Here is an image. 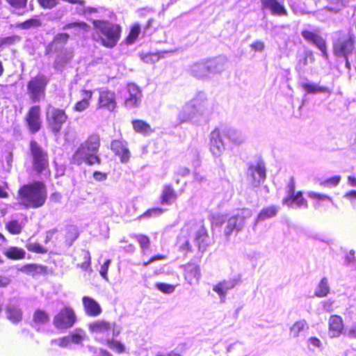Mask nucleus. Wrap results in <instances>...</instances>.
Segmentation results:
<instances>
[{
    "label": "nucleus",
    "mask_w": 356,
    "mask_h": 356,
    "mask_svg": "<svg viewBox=\"0 0 356 356\" xmlns=\"http://www.w3.org/2000/svg\"><path fill=\"white\" fill-rule=\"evenodd\" d=\"M47 198V189L42 181H34L23 184L17 192L16 200L25 209H38L44 205Z\"/></svg>",
    "instance_id": "1"
},
{
    "label": "nucleus",
    "mask_w": 356,
    "mask_h": 356,
    "mask_svg": "<svg viewBox=\"0 0 356 356\" xmlns=\"http://www.w3.org/2000/svg\"><path fill=\"white\" fill-rule=\"evenodd\" d=\"M101 147L99 134L92 133L80 144L71 158V163L80 165L83 163L87 165L100 164L102 159L98 154Z\"/></svg>",
    "instance_id": "2"
},
{
    "label": "nucleus",
    "mask_w": 356,
    "mask_h": 356,
    "mask_svg": "<svg viewBox=\"0 0 356 356\" xmlns=\"http://www.w3.org/2000/svg\"><path fill=\"white\" fill-rule=\"evenodd\" d=\"M91 22L94 29V40L107 49H113L118 44L122 32L119 24L106 19H92Z\"/></svg>",
    "instance_id": "3"
},
{
    "label": "nucleus",
    "mask_w": 356,
    "mask_h": 356,
    "mask_svg": "<svg viewBox=\"0 0 356 356\" xmlns=\"http://www.w3.org/2000/svg\"><path fill=\"white\" fill-rule=\"evenodd\" d=\"M29 148L33 171L38 175H44L49 177L51 170L48 152L35 140L29 142Z\"/></svg>",
    "instance_id": "4"
},
{
    "label": "nucleus",
    "mask_w": 356,
    "mask_h": 356,
    "mask_svg": "<svg viewBox=\"0 0 356 356\" xmlns=\"http://www.w3.org/2000/svg\"><path fill=\"white\" fill-rule=\"evenodd\" d=\"M49 81V78L41 73H38L28 81L26 92L33 103L39 102L44 98Z\"/></svg>",
    "instance_id": "5"
},
{
    "label": "nucleus",
    "mask_w": 356,
    "mask_h": 356,
    "mask_svg": "<svg viewBox=\"0 0 356 356\" xmlns=\"http://www.w3.org/2000/svg\"><path fill=\"white\" fill-rule=\"evenodd\" d=\"M115 323H111L105 320H97L88 325V330L97 341L104 344L110 339L111 334L113 336H118L120 334V331H115Z\"/></svg>",
    "instance_id": "6"
},
{
    "label": "nucleus",
    "mask_w": 356,
    "mask_h": 356,
    "mask_svg": "<svg viewBox=\"0 0 356 356\" xmlns=\"http://www.w3.org/2000/svg\"><path fill=\"white\" fill-rule=\"evenodd\" d=\"M333 53L337 56L346 57L353 53L355 48V36L349 31H339L338 37L333 42Z\"/></svg>",
    "instance_id": "7"
},
{
    "label": "nucleus",
    "mask_w": 356,
    "mask_h": 356,
    "mask_svg": "<svg viewBox=\"0 0 356 356\" xmlns=\"http://www.w3.org/2000/svg\"><path fill=\"white\" fill-rule=\"evenodd\" d=\"M68 116L65 109L48 106L46 111L47 128L54 134H58L63 124L67 121Z\"/></svg>",
    "instance_id": "8"
},
{
    "label": "nucleus",
    "mask_w": 356,
    "mask_h": 356,
    "mask_svg": "<svg viewBox=\"0 0 356 356\" xmlns=\"http://www.w3.org/2000/svg\"><path fill=\"white\" fill-rule=\"evenodd\" d=\"M187 226L190 232H193V241L198 251L204 252L211 245V241L203 222L189 223Z\"/></svg>",
    "instance_id": "9"
},
{
    "label": "nucleus",
    "mask_w": 356,
    "mask_h": 356,
    "mask_svg": "<svg viewBox=\"0 0 356 356\" xmlns=\"http://www.w3.org/2000/svg\"><path fill=\"white\" fill-rule=\"evenodd\" d=\"M77 321L74 309L70 306H64L57 312L53 319L54 327L59 330L72 328Z\"/></svg>",
    "instance_id": "10"
},
{
    "label": "nucleus",
    "mask_w": 356,
    "mask_h": 356,
    "mask_svg": "<svg viewBox=\"0 0 356 356\" xmlns=\"http://www.w3.org/2000/svg\"><path fill=\"white\" fill-rule=\"evenodd\" d=\"M295 181L291 178L287 184V195L283 198L282 204L289 207L307 208V200L303 197V193L300 191H295Z\"/></svg>",
    "instance_id": "11"
},
{
    "label": "nucleus",
    "mask_w": 356,
    "mask_h": 356,
    "mask_svg": "<svg viewBox=\"0 0 356 356\" xmlns=\"http://www.w3.org/2000/svg\"><path fill=\"white\" fill-rule=\"evenodd\" d=\"M24 121L31 134H35L38 132L42 126L41 106L38 104L31 106L24 118Z\"/></svg>",
    "instance_id": "12"
},
{
    "label": "nucleus",
    "mask_w": 356,
    "mask_h": 356,
    "mask_svg": "<svg viewBox=\"0 0 356 356\" xmlns=\"http://www.w3.org/2000/svg\"><path fill=\"white\" fill-rule=\"evenodd\" d=\"M111 149L122 163H127L131 159V152L127 143L122 139H115L111 142Z\"/></svg>",
    "instance_id": "13"
},
{
    "label": "nucleus",
    "mask_w": 356,
    "mask_h": 356,
    "mask_svg": "<svg viewBox=\"0 0 356 356\" xmlns=\"http://www.w3.org/2000/svg\"><path fill=\"white\" fill-rule=\"evenodd\" d=\"M301 35L306 41L314 44L321 51L324 57H328L326 41L321 35L307 29L302 30Z\"/></svg>",
    "instance_id": "14"
},
{
    "label": "nucleus",
    "mask_w": 356,
    "mask_h": 356,
    "mask_svg": "<svg viewBox=\"0 0 356 356\" xmlns=\"http://www.w3.org/2000/svg\"><path fill=\"white\" fill-rule=\"evenodd\" d=\"M117 106L115 92L108 89L99 90L97 102L98 108H104L108 111H113Z\"/></svg>",
    "instance_id": "15"
},
{
    "label": "nucleus",
    "mask_w": 356,
    "mask_h": 356,
    "mask_svg": "<svg viewBox=\"0 0 356 356\" xmlns=\"http://www.w3.org/2000/svg\"><path fill=\"white\" fill-rule=\"evenodd\" d=\"M128 96L124 100V105L127 108H137L139 106L143 94L140 88L135 83L127 84Z\"/></svg>",
    "instance_id": "16"
},
{
    "label": "nucleus",
    "mask_w": 356,
    "mask_h": 356,
    "mask_svg": "<svg viewBox=\"0 0 356 356\" xmlns=\"http://www.w3.org/2000/svg\"><path fill=\"white\" fill-rule=\"evenodd\" d=\"M245 220V217L240 214L231 216L227 220L224 229L226 237L229 238L232 234L241 232L244 227Z\"/></svg>",
    "instance_id": "17"
},
{
    "label": "nucleus",
    "mask_w": 356,
    "mask_h": 356,
    "mask_svg": "<svg viewBox=\"0 0 356 356\" xmlns=\"http://www.w3.org/2000/svg\"><path fill=\"white\" fill-rule=\"evenodd\" d=\"M261 10H269L273 16H286L288 12L284 5L278 0H261Z\"/></svg>",
    "instance_id": "18"
},
{
    "label": "nucleus",
    "mask_w": 356,
    "mask_h": 356,
    "mask_svg": "<svg viewBox=\"0 0 356 356\" xmlns=\"http://www.w3.org/2000/svg\"><path fill=\"white\" fill-rule=\"evenodd\" d=\"M248 172L255 186H258L266 178V169L264 162L261 161L255 165H250L248 167Z\"/></svg>",
    "instance_id": "19"
},
{
    "label": "nucleus",
    "mask_w": 356,
    "mask_h": 356,
    "mask_svg": "<svg viewBox=\"0 0 356 356\" xmlns=\"http://www.w3.org/2000/svg\"><path fill=\"white\" fill-rule=\"evenodd\" d=\"M209 149L212 154L215 156H220L225 149V146L218 129H215L211 133Z\"/></svg>",
    "instance_id": "20"
},
{
    "label": "nucleus",
    "mask_w": 356,
    "mask_h": 356,
    "mask_svg": "<svg viewBox=\"0 0 356 356\" xmlns=\"http://www.w3.org/2000/svg\"><path fill=\"white\" fill-rule=\"evenodd\" d=\"M343 328V321L340 316H330L328 321V334L331 338L339 337L342 334Z\"/></svg>",
    "instance_id": "21"
},
{
    "label": "nucleus",
    "mask_w": 356,
    "mask_h": 356,
    "mask_svg": "<svg viewBox=\"0 0 356 356\" xmlns=\"http://www.w3.org/2000/svg\"><path fill=\"white\" fill-rule=\"evenodd\" d=\"M82 304L85 313L89 316H98L102 312L99 304L91 297L83 296L82 298Z\"/></svg>",
    "instance_id": "22"
},
{
    "label": "nucleus",
    "mask_w": 356,
    "mask_h": 356,
    "mask_svg": "<svg viewBox=\"0 0 356 356\" xmlns=\"http://www.w3.org/2000/svg\"><path fill=\"white\" fill-rule=\"evenodd\" d=\"M237 284L236 280H224L213 286V290L220 297V301L224 302L226 300L227 291L234 289Z\"/></svg>",
    "instance_id": "23"
},
{
    "label": "nucleus",
    "mask_w": 356,
    "mask_h": 356,
    "mask_svg": "<svg viewBox=\"0 0 356 356\" xmlns=\"http://www.w3.org/2000/svg\"><path fill=\"white\" fill-rule=\"evenodd\" d=\"M6 318L13 324H17L23 319V311L16 305H8L5 307Z\"/></svg>",
    "instance_id": "24"
},
{
    "label": "nucleus",
    "mask_w": 356,
    "mask_h": 356,
    "mask_svg": "<svg viewBox=\"0 0 356 356\" xmlns=\"http://www.w3.org/2000/svg\"><path fill=\"white\" fill-rule=\"evenodd\" d=\"M201 276L199 266L188 264L184 273L185 280L191 284H197Z\"/></svg>",
    "instance_id": "25"
},
{
    "label": "nucleus",
    "mask_w": 356,
    "mask_h": 356,
    "mask_svg": "<svg viewBox=\"0 0 356 356\" xmlns=\"http://www.w3.org/2000/svg\"><path fill=\"white\" fill-rule=\"evenodd\" d=\"M70 35L67 33H57L53 38L52 41L46 47L45 55H50L56 51L55 44L60 43L65 44L67 42Z\"/></svg>",
    "instance_id": "26"
},
{
    "label": "nucleus",
    "mask_w": 356,
    "mask_h": 356,
    "mask_svg": "<svg viewBox=\"0 0 356 356\" xmlns=\"http://www.w3.org/2000/svg\"><path fill=\"white\" fill-rule=\"evenodd\" d=\"M177 198V195L172 186L165 185L161 196V202L163 204H170Z\"/></svg>",
    "instance_id": "27"
},
{
    "label": "nucleus",
    "mask_w": 356,
    "mask_h": 356,
    "mask_svg": "<svg viewBox=\"0 0 356 356\" xmlns=\"http://www.w3.org/2000/svg\"><path fill=\"white\" fill-rule=\"evenodd\" d=\"M3 254L6 257L11 260L24 259L26 256L25 250L17 246H10L3 250Z\"/></svg>",
    "instance_id": "28"
},
{
    "label": "nucleus",
    "mask_w": 356,
    "mask_h": 356,
    "mask_svg": "<svg viewBox=\"0 0 356 356\" xmlns=\"http://www.w3.org/2000/svg\"><path fill=\"white\" fill-rule=\"evenodd\" d=\"M134 130L143 136H149L154 132L149 124L142 120H134L131 122Z\"/></svg>",
    "instance_id": "29"
},
{
    "label": "nucleus",
    "mask_w": 356,
    "mask_h": 356,
    "mask_svg": "<svg viewBox=\"0 0 356 356\" xmlns=\"http://www.w3.org/2000/svg\"><path fill=\"white\" fill-rule=\"evenodd\" d=\"M315 60L313 53L311 51H306L298 58L296 70H302L305 67Z\"/></svg>",
    "instance_id": "30"
},
{
    "label": "nucleus",
    "mask_w": 356,
    "mask_h": 356,
    "mask_svg": "<svg viewBox=\"0 0 356 356\" xmlns=\"http://www.w3.org/2000/svg\"><path fill=\"white\" fill-rule=\"evenodd\" d=\"M176 246L179 252L187 254L193 251V247L186 236H179L177 238Z\"/></svg>",
    "instance_id": "31"
},
{
    "label": "nucleus",
    "mask_w": 356,
    "mask_h": 356,
    "mask_svg": "<svg viewBox=\"0 0 356 356\" xmlns=\"http://www.w3.org/2000/svg\"><path fill=\"white\" fill-rule=\"evenodd\" d=\"M277 213V208L275 206H270L263 208L259 213L256 219V222L260 220H264L268 218L275 216Z\"/></svg>",
    "instance_id": "32"
},
{
    "label": "nucleus",
    "mask_w": 356,
    "mask_h": 356,
    "mask_svg": "<svg viewBox=\"0 0 356 356\" xmlns=\"http://www.w3.org/2000/svg\"><path fill=\"white\" fill-rule=\"evenodd\" d=\"M49 321V314L40 309H36L33 315V322L35 325H44Z\"/></svg>",
    "instance_id": "33"
},
{
    "label": "nucleus",
    "mask_w": 356,
    "mask_h": 356,
    "mask_svg": "<svg viewBox=\"0 0 356 356\" xmlns=\"http://www.w3.org/2000/svg\"><path fill=\"white\" fill-rule=\"evenodd\" d=\"M5 227L10 234L13 235L19 234L23 229L22 223L17 219H12L6 222Z\"/></svg>",
    "instance_id": "34"
},
{
    "label": "nucleus",
    "mask_w": 356,
    "mask_h": 356,
    "mask_svg": "<svg viewBox=\"0 0 356 356\" xmlns=\"http://www.w3.org/2000/svg\"><path fill=\"white\" fill-rule=\"evenodd\" d=\"M302 89L307 93L316 94L318 92H329L330 90L325 86H318L312 83H305L302 84Z\"/></svg>",
    "instance_id": "35"
},
{
    "label": "nucleus",
    "mask_w": 356,
    "mask_h": 356,
    "mask_svg": "<svg viewBox=\"0 0 356 356\" xmlns=\"http://www.w3.org/2000/svg\"><path fill=\"white\" fill-rule=\"evenodd\" d=\"M226 136L235 145H241L245 141L244 136L234 129H228L225 132Z\"/></svg>",
    "instance_id": "36"
},
{
    "label": "nucleus",
    "mask_w": 356,
    "mask_h": 356,
    "mask_svg": "<svg viewBox=\"0 0 356 356\" xmlns=\"http://www.w3.org/2000/svg\"><path fill=\"white\" fill-rule=\"evenodd\" d=\"M222 65L219 63L216 60L211 59L207 60L205 63H202L197 65L198 70H206L207 72H213L220 70V67Z\"/></svg>",
    "instance_id": "37"
},
{
    "label": "nucleus",
    "mask_w": 356,
    "mask_h": 356,
    "mask_svg": "<svg viewBox=\"0 0 356 356\" xmlns=\"http://www.w3.org/2000/svg\"><path fill=\"white\" fill-rule=\"evenodd\" d=\"M104 344L108 346V348H110L118 354H122L126 351V347L124 344L118 340L109 339Z\"/></svg>",
    "instance_id": "38"
},
{
    "label": "nucleus",
    "mask_w": 356,
    "mask_h": 356,
    "mask_svg": "<svg viewBox=\"0 0 356 356\" xmlns=\"http://www.w3.org/2000/svg\"><path fill=\"white\" fill-rule=\"evenodd\" d=\"M79 259H82L83 261L77 263V267L82 270H87L91 264L90 254L88 250H82L79 255Z\"/></svg>",
    "instance_id": "39"
},
{
    "label": "nucleus",
    "mask_w": 356,
    "mask_h": 356,
    "mask_svg": "<svg viewBox=\"0 0 356 356\" xmlns=\"http://www.w3.org/2000/svg\"><path fill=\"white\" fill-rule=\"evenodd\" d=\"M329 291L330 289L328 286L327 280V278L323 277L321 279L316 287L315 296L318 298H323L326 296Z\"/></svg>",
    "instance_id": "40"
},
{
    "label": "nucleus",
    "mask_w": 356,
    "mask_h": 356,
    "mask_svg": "<svg viewBox=\"0 0 356 356\" xmlns=\"http://www.w3.org/2000/svg\"><path fill=\"white\" fill-rule=\"evenodd\" d=\"M63 29H73L74 31L81 30L83 32H88L90 30V26L85 22H74L65 24Z\"/></svg>",
    "instance_id": "41"
},
{
    "label": "nucleus",
    "mask_w": 356,
    "mask_h": 356,
    "mask_svg": "<svg viewBox=\"0 0 356 356\" xmlns=\"http://www.w3.org/2000/svg\"><path fill=\"white\" fill-rule=\"evenodd\" d=\"M137 242L141 248L142 252L145 254L150 246V239L149 236L145 234H137L135 236Z\"/></svg>",
    "instance_id": "42"
},
{
    "label": "nucleus",
    "mask_w": 356,
    "mask_h": 356,
    "mask_svg": "<svg viewBox=\"0 0 356 356\" xmlns=\"http://www.w3.org/2000/svg\"><path fill=\"white\" fill-rule=\"evenodd\" d=\"M340 175H334L325 180L321 181L319 185L324 188H333L338 186L341 181Z\"/></svg>",
    "instance_id": "43"
},
{
    "label": "nucleus",
    "mask_w": 356,
    "mask_h": 356,
    "mask_svg": "<svg viewBox=\"0 0 356 356\" xmlns=\"http://www.w3.org/2000/svg\"><path fill=\"white\" fill-rule=\"evenodd\" d=\"M26 248L29 252L37 254H46L47 252V249L37 242L29 241L26 244Z\"/></svg>",
    "instance_id": "44"
},
{
    "label": "nucleus",
    "mask_w": 356,
    "mask_h": 356,
    "mask_svg": "<svg viewBox=\"0 0 356 356\" xmlns=\"http://www.w3.org/2000/svg\"><path fill=\"white\" fill-rule=\"evenodd\" d=\"M42 25V22L40 19L38 17H33L17 25L18 27H20L23 29H29L31 27H39Z\"/></svg>",
    "instance_id": "45"
},
{
    "label": "nucleus",
    "mask_w": 356,
    "mask_h": 356,
    "mask_svg": "<svg viewBox=\"0 0 356 356\" xmlns=\"http://www.w3.org/2000/svg\"><path fill=\"white\" fill-rule=\"evenodd\" d=\"M140 29L138 24H135L132 26L128 35L126 38V43L128 44L134 43L138 38L140 33Z\"/></svg>",
    "instance_id": "46"
},
{
    "label": "nucleus",
    "mask_w": 356,
    "mask_h": 356,
    "mask_svg": "<svg viewBox=\"0 0 356 356\" xmlns=\"http://www.w3.org/2000/svg\"><path fill=\"white\" fill-rule=\"evenodd\" d=\"M307 326V322L305 320H301L296 322L291 327V334L293 337H297L299 334Z\"/></svg>",
    "instance_id": "47"
},
{
    "label": "nucleus",
    "mask_w": 356,
    "mask_h": 356,
    "mask_svg": "<svg viewBox=\"0 0 356 356\" xmlns=\"http://www.w3.org/2000/svg\"><path fill=\"white\" fill-rule=\"evenodd\" d=\"M163 55L160 52L147 53L143 56L142 59L146 63H154L159 60Z\"/></svg>",
    "instance_id": "48"
},
{
    "label": "nucleus",
    "mask_w": 356,
    "mask_h": 356,
    "mask_svg": "<svg viewBox=\"0 0 356 356\" xmlns=\"http://www.w3.org/2000/svg\"><path fill=\"white\" fill-rule=\"evenodd\" d=\"M330 10L337 12L345 6L346 0H327Z\"/></svg>",
    "instance_id": "49"
},
{
    "label": "nucleus",
    "mask_w": 356,
    "mask_h": 356,
    "mask_svg": "<svg viewBox=\"0 0 356 356\" xmlns=\"http://www.w3.org/2000/svg\"><path fill=\"white\" fill-rule=\"evenodd\" d=\"M21 38L19 35L4 37L0 39V45L11 46L15 44L17 42H19Z\"/></svg>",
    "instance_id": "50"
},
{
    "label": "nucleus",
    "mask_w": 356,
    "mask_h": 356,
    "mask_svg": "<svg viewBox=\"0 0 356 356\" xmlns=\"http://www.w3.org/2000/svg\"><path fill=\"white\" fill-rule=\"evenodd\" d=\"M308 195L312 200H318V201L327 200L329 202H332V198L330 196L325 195V194H322V193H316V192H314V191H310V192H309Z\"/></svg>",
    "instance_id": "51"
},
{
    "label": "nucleus",
    "mask_w": 356,
    "mask_h": 356,
    "mask_svg": "<svg viewBox=\"0 0 356 356\" xmlns=\"http://www.w3.org/2000/svg\"><path fill=\"white\" fill-rule=\"evenodd\" d=\"M156 287L159 290L165 293H171L175 289V286L174 285L166 283H158L156 284Z\"/></svg>",
    "instance_id": "52"
},
{
    "label": "nucleus",
    "mask_w": 356,
    "mask_h": 356,
    "mask_svg": "<svg viewBox=\"0 0 356 356\" xmlns=\"http://www.w3.org/2000/svg\"><path fill=\"white\" fill-rule=\"evenodd\" d=\"M39 5L44 9H51L58 5L57 0H38Z\"/></svg>",
    "instance_id": "53"
},
{
    "label": "nucleus",
    "mask_w": 356,
    "mask_h": 356,
    "mask_svg": "<svg viewBox=\"0 0 356 356\" xmlns=\"http://www.w3.org/2000/svg\"><path fill=\"white\" fill-rule=\"evenodd\" d=\"M52 343H55L57 346L61 348L67 347L71 343L70 339L68 335L55 339L52 341Z\"/></svg>",
    "instance_id": "54"
},
{
    "label": "nucleus",
    "mask_w": 356,
    "mask_h": 356,
    "mask_svg": "<svg viewBox=\"0 0 356 356\" xmlns=\"http://www.w3.org/2000/svg\"><path fill=\"white\" fill-rule=\"evenodd\" d=\"M68 336L70 339V343L75 344L81 343L83 339V336L79 332H70Z\"/></svg>",
    "instance_id": "55"
},
{
    "label": "nucleus",
    "mask_w": 356,
    "mask_h": 356,
    "mask_svg": "<svg viewBox=\"0 0 356 356\" xmlns=\"http://www.w3.org/2000/svg\"><path fill=\"white\" fill-rule=\"evenodd\" d=\"M89 106V102H86V101L84 100H79L75 103L74 110L77 112H81L88 108Z\"/></svg>",
    "instance_id": "56"
},
{
    "label": "nucleus",
    "mask_w": 356,
    "mask_h": 356,
    "mask_svg": "<svg viewBox=\"0 0 356 356\" xmlns=\"http://www.w3.org/2000/svg\"><path fill=\"white\" fill-rule=\"evenodd\" d=\"M344 197L347 198L353 207L356 209V191L353 190L346 193Z\"/></svg>",
    "instance_id": "57"
},
{
    "label": "nucleus",
    "mask_w": 356,
    "mask_h": 356,
    "mask_svg": "<svg viewBox=\"0 0 356 356\" xmlns=\"http://www.w3.org/2000/svg\"><path fill=\"white\" fill-rule=\"evenodd\" d=\"M111 264L110 259H106L101 266L99 273L106 280H107V273Z\"/></svg>",
    "instance_id": "58"
},
{
    "label": "nucleus",
    "mask_w": 356,
    "mask_h": 356,
    "mask_svg": "<svg viewBox=\"0 0 356 356\" xmlns=\"http://www.w3.org/2000/svg\"><path fill=\"white\" fill-rule=\"evenodd\" d=\"M80 93L82 97L81 100H84L90 103L93 95V90L83 89L80 91Z\"/></svg>",
    "instance_id": "59"
},
{
    "label": "nucleus",
    "mask_w": 356,
    "mask_h": 356,
    "mask_svg": "<svg viewBox=\"0 0 356 356\" xmlns=\"http://www.w3.org/2000/svg\"><path fill=\"white\" fill-rule=\"evenodd\" d=\"M250 47L255 51H262L265 48V44L263 41L257 40L250 44Z\"/></svg>",
    "instance_id": "60"
},
{
    "label": "nucleus",
    "mask_w": 356,
    "mask_h": 356,
    "mask_svg": "<svg viewBox=\"0 0 356 356\" xmlns=\"http://www.w3.org/2000/svg\"><path fill=\"white\" fill-rule=\"evenodd\" d=\"M7 2L13 7L21 8L26 6V0H6Z\"/></svg>",
    "instance_id": "61"
},
{
    "label": "nucleus",
    "mask_w": 356,
    "mask_h": 356,
    "mask_svg": "<svg viewBox=\"0 0 356 356\" xmlns=\"http://www.w3.org/2000/svg\"><path fill=\"white\" fill-rule=\"evenodd\" d=\"M62 194L60 192H53L49 197V201L54 204L60 203Z\"/></svg>",
    "instance_id": "62"
},
{
    "label": "nucleus",
    "mask_w": 356,
    "mask_h": 356,
    "mask_svg": "<svg viewBox=\"0 0 356 356\" xmlns=\"http://www.w3.org/2000/svg\"><path fill=\"white\" fill-rule=\"evenodd\" d=\"M107 173L100 172V171H95L93 172V177L96 181H104L107 179Z\"/></svg>",
    "instance_id": "63"
},
{
    "label": "nucleus",
    "mask_w": 356,
    "mask_h": 356,
    "mask_svg": "<svg viewBox=\"0 0 356 356\" xmlns=\"http://www.w3.org/2000/svg\"><path fill=\"white\" fill-rule=\"evenodd\" d=\"M10 283V279L8 277L0 275V287H6Z\"/></svg>",
    "instance_id": "64"
}]
</instances>
